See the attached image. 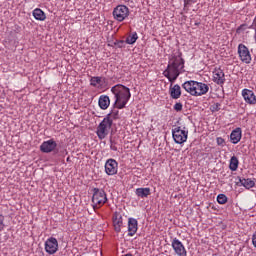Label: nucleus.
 <instances>
[{
	"instance_id": "1",
	"label": "nucleus",
	"mask_w": 256,
	"mask_h": 256,
	"mask_svg": "<svg viewBox=\"0 0 256 256\" xmlns=\"http://www.w3.org/2000/svg\"><path fill=\"white\" fill-rule=\"evenodd\" d=\"M183 69H185V60L182 59L181 52H178L170 56L168 66L163 75L170 83H175L177 77L183 73Z\"/></svg>"
},
{
	"instance_id": "2",
	"label": "nucleus",
	"mask_w": 256,
	"mask_h": 256,
	"mask_svg": "<svg viewBox=\"0 0 256 256\" xmlns=\"http://www.w3.org/2000/svg\"><path fill=\"white\" fill-rule=\"evenodd\" d=\"M114 95V107L116 109H125L129 99H131V90L123 84H117L111 88Z\"/></svg>"
},
{
	"instance_id": "3",
	"label": "nucleus",
	"mask_w": 256,
	"mask_h": 256,
	"mask_svg": "<svg viewBox=\"0 0 256 256\" xmlns=\"http://www.w3.org/2000/svg\"><path fill=\"white\" fill-rule=\"evenodd\" d=\"M182 88L192 97H203L209 93V84L194 80L184 82Z\"/></svg>"
},
{
	"instance_id": "4",
	"label": "nucleus",
	"mask_w": 256,
	"mask_h": 256,
	"mask_svg": "<svg viewBox=\"0 0 256 256\" xmlns=\"http://www.w3.org/2000/svg\"><path fill=\"white\" fill-rule=\"evenodd\" d=\"M111 127H113V119H111V114H107L97 127L96 134L98 138L101 140L105 139L109 135Z\"/></svg>"
},
{
	"instance_id": "5",
	"label": "nucleus",
	"mask_w": 256,
	"mask_h": 256,
	"mask_svg": "<svg viewBox=\"0 0 256 256\" xmlns=\"http://www.w3.org/2000/svg\"><path fill=\"white\" fill-rule=\"evenodd\" d=\"M92 193V203L94 204V208L103 207V205L107 203V193H105V190L93 188Z\"/></svg>"
},
{
	"instance_id": "6",
	"label": "nucleus",
	"mask_w": 256,
	"mask_h": 256,
	"mask_svg": "<svg viewBox=\"0 0 256 256\" xmlns=\"http://www.w3.org/2000/svg\"><path fill=\"white\" fill-rule=\"evenodd\" d=\"M129 14V7H127L126 5H118L113 9L112 12L115 21H118L119 23L125 21V19L129 17Z\"/></svg>"
},
{
	"instance_id": "7",
	"label": "nucleus",
	"mask_w": 256,
	"mask_h": 256,
	"mask_svg": "<svg viewBox=\"0 0 256 256\" xmlns=\"http://www.w3.org/2000/svg\"><path fill=\"white\" fill-rule=\"evenodd\" d=\"M189 136V131L182 130L181 127L177 126L172 129V137L178 145H183L187 141V137Z\"/></svg>"
},
{
	"instance_id": "8",
	"label": "nucleus",
	"mask_w": 256,
	"mask_h": 256,
	"mask_svg": "<svg viewBox=\"0 0 256 256\" xmlns=\"http://www.w3.org/2000/svg\"><path fill=\"white\" fill-rule=\"evenodd\" d=\"M45 251L48 255H55L59 251V242L57 238L50 237L45 241Z\"/></svg>"
},
{
	"instance_id": "9",
	"label": "nucleus",
	"mask_w": 256,
	"mask_h": 256,
	"mask_svg": "<svg viewBox=\"0 0 256 256\" xmlns=\"http://www.w3.org/2000/svg\"><path fill=\"white\" fill-rule=\"evenodd\" d=\"M238 54L242 63H246L247 65L251 63V52H249V48H247V46H245L244 44H239Z\"/></svg>"
},
{
	"instance_id": "10",
	"label": "nucleus",
	"mask_w": 256,
	"mask_h": 256,
	"mask_svg": "<svg viewBox=\"0 0 256 256\" xmlns=\"http://www.w3.org/2000/svg\"><path fill=\"white\" fill-rule=\"evenodd\" d=\"M119 163L117 160L110 158L105 163V173L108 175H117Z\"/></svg>"
},
{
	"instance_id": "11",
	"label": "nucleus",
	"mask_w": 256,
	"mask_h": 256,
	"mask_svg": "<svg viewBox=\"0 0 256 256\" xmlns=\"http://www.w3.org/2000/svg\"><path fill=\"white\" fill-rule=\"evenodd\" d=\"M172 248H173L174 252L176 253V255L187 256V250L185 249V246L179 239L174 238L172 240Z\"/></svg>"
},
{
	"instance_id": "12",
	"label": "nucleus",
	"mask_w": 256,
	"mask_h": 256,
	"mask_svg": "<svg viewBox=\"0 0 256 256\" xmlns=\"http://www.w3.org/2000/svg\"><path fill=\"white\" fill-rule=\"evenodd\" d=\"M242 97H243L245 103H247L248 105H256V96H255V92H253V90H250L247 88L243 89Z\"/></svg>"
},
{
	"instance_id": "13",
	"label": "nucleus",
	"mask_w": 256,
	"mask_h": 256,
	"mask_svg": "<svg viewBox=\"0 0 256 256\" xmlns=\"http://www.w3.org/2000/svg\"><path fill=\"white\" fill-rule=\"evenodd\" d=\"M55 149H57V142H55V140H53V139L44 141L40 145V151L42 153H52V151H55Z\"/></svg>"
},
{
	"instance_id": "14",
	"label": "nucleus",
	"mask_w": 256,
	"mask_h": 256,
	"mask_svg": "<svg viewBox=\"0 0 256 256\" xmlns=\"http://www.w3.org/2000/svg\"><path fill=\"white\" fill-rule=\"evenodd\" d=\"M213 81L216 85H223L225 83V72L221 68L214 69Z\"/></svg>"
},
{
	"instance_id": "15",
	"label": "nucleus",
	"mask_w": 256,
	"mask_h": 256,
	"mask_svg": "<svg viewBox=\"0 0 256 256\" xmlns=\"http://www.w3.org/2000/svg\"><path fill=\"white\" fill-rule=\"evenodd\" d=\"M138 229H139V223L137 222V219L129 218L128 219V236L133 237V235L137 233Z\"/></svg>"
},
{
	"instance_id": "16",
	"label": "nucleus",
	"mask_w": 256,
	"mask_h": 256,
	"mask_svg": "<svg viewBox=\"0 0 256 256\" xmlns=\"http://www.w3.org/2000/svg\"><path fill=\"white\" fill-rule=\"evenodd\" d=\"M243 137V131L241 130V128H236L234 130H232L231 134H230V141L233 145H237V143H239V141H241V138Z\"/></svg>"
},
{
	"instance_id": "17",
	"label": "nucleus",
	"mask_w": 256,
	"mask_h": 256,
	"mask_svg": "<svg viewBox=\"0 0 256 256\" xmlns=\"http://www.w3.org/2000/svg\"><path fill=\"white\" fill-rule=\"evenodd\" d=\"M98 105L100 109L105 111L106 109H109V105H111V99H109V96L107 95H101L98 100Z\"/></svg>"
},
{
	"instance_id": "18",
	"label": "nucleus",
	"mask_w": 256,
	"mask_h": 256,
	"mask_svg": "<svg viewBox=\"0 0 256 256\" xmlns=\"http://www.w3.org/2000/svg\"><path fill=\"white\" fill-rule=\"evenodd\" d=\"M113 225L116 233H121V227H123V217L120 214L114 215Z\"/></svg>"
},
{
	"instance_id": "19",
	"label": "nucleus",
	"mask_w": 256,
	"mask_h": 256,
	"mask_svg": "<svg viewBox=\"0 0 256 256\" xmlns=\"http://www.w3.org/2000/svg\"><path fill=\"white\" fill-rule=\"evenodd\" d=\"M169 93L172 99H179L181 97V86H179V84L171 86Z\"/></svg>"
},
{
	"instance_id": "20",
	"label": "nucleus",
	"mask_w": 256,
	"mask_h": 256,
	"mask_svg": "<svg viewBox=\"0 0 256 256\" xmlns=\"http://www.w3.org/2000/svg\"><path fill=\"white\" fill-rule=\"evenodd\" d=\"M32 15L36 21H45L47 19V15H45V12L41 8L34 9Z\"/></svg>"
},
{
	"instance_id": "21",
	"label": "nucleus",
	"mask_w": 256,
	"mask_h": 256,
	"mask_svg": "<svg viewBox=\"0 0 256 256\" xmlns=\"http://www.w3.org/2000/svg\"><path fill=\"white\" fill-rule=\"evenodd\" d=\"M135 193L140 199H145L151 195V188H137Z\"/></svg>"
},
{
	"instance_id": "22",
	"label": "nucleus",
	"mask_w": 256,
	"mask_h": 256,
	"mask_svg": "<svg viewBox=\"0 0 256 256\" xmlns=\"http://www.w3.org/2000/svg\"><path fill=\"white\" fill-rule=\"evenodd\" d=\"M239 182L241 183L242 187H245V189H253V187H255V180H252L251 178H239Z\"/></svg>"
},
{
	"instance_id": "23",
	"label": "nucleus",
	"mask_w": 256,
	"mask_h": 256,
	"mask_svg": "<svg viewBox=\"0 0 256 256\" xmlns=\"http://www.w3.org/2000/svg\"><path fill=\"white\" fill-rule=\"evenodd\" d=\"M230 171H237L239 169V159L237 156H232L229 164Z\"/></svg>"
},
{
	"instance_id": "24",
	"label": "nucleus",
	"mask_w": 256,
	"mask_h": 256,
	"mask_svg": "<svg viewBox=\"0 0 256 256\" xmlns=\"http://www.w3.org/2000/svg\"><path fill=\"white\" fill-rule=\"evenodd\" d=\"M138 39L139 36L137 35V32H133L126 38L125 43H127V45H134Z\"/></svg>"
},
{
	"instance_id": "25",
	"label": "nucleus",
	"mask_w": 256,
	"mask_h": 256,
	"mask_svg": "<svg viewBox=\"0 0 256 256\" xmlns=\"http://www.w3.org/2000/svg\"><path fill=\"white\" fill-rule=\"evenodd\" d=\"M90 85L92 87H97V85H101V77L94 76L90 79Z\"/></svg>"
},
{
	"instance_id": "26",
	"label": "nucleus",
	"mask_w": 256,
	"mask_h": 256,
	"mask_svg": "<svg viewBox=\"0 0 256 256\" xmlns=\"http://www.w3.org/2000/svg\"><path fill=\"white\" fill-rule=\"evenodd\" d=\"M227 196L225 194H219L217 196V201L219 203V205H225V203H227Z\"/></svg>"
},
{
	"instance_id": "27",
	"label": "nucleus",
	"mask_w": 256,
	"mask_h": 256,
	"mask_svg": "<svg viewBox=\"0 0 256 256\" xmlns=\"http://www.w3.org/2000/svg\"><path fill=\"white\" fill-rule=\"evenodd\" d=\"M5 216L3 214H0V233L1 231H5Z\"/></svg>"
},
{
	"instance_id": "28",
	"label": "nucleus",
	"mask_w": 256,
	"mask_h": 256,
	"mask_svg": "<svg viewBox=\"0 0 256 256\" xmlns=\"http://www.w3.org/2000/svg\"><path fill=\"white\" fill-rule=\"evenodd\" d=\"M221 110V104L220 103H214L212 106H211V111L213 113L217 112V111H220Z\"/></svg>"
},
{
	"instance_id": "29",
	"label": "nucleus",
	"mask_w": 256,
	"mask_h": 256,
	"mask_svg": "<svg viewBox=\"0 0 256 256\" xmlns=\"http://www.w3.org/2000/svg\"><path fill=\"white\" fill-rule=\"evenodd\" d=\"M174 110H176L177 113L183 111V104L181 102H178L174 105Z\"/></svg>"
},
{
	"instance_id": "30",
	"label": "nucleus",
	"mask_w": 256,
	"mask_h": 256,
	"mask_svg": "<svg viewBox=\"0 0 256 256\" xmlns=\"http://www.w3.org/2000/svg\"><path fill=\"white\" fill-rule=\"evenodd\" d=\"M217 145H220L221 147H225V139L218 137L216 138Z\"/></svg>"
},
{
	"instance_id": "31",
	"label": "nucleus",
	"mask_w": 256,
	"mask_h": 256,
	"mask_svg": "<svg viewBox=\"0 0 256 256\" xmlns=\"http://www.w3.org/2000/svg\"><path fill=\"white\" fill-rule=\"evenodd\" d=\"M108 115H110V117L112 116L113 119H119V111H112L111 113H109Z\"/></svg>"
},
{
	"instance_id": "32",
	"label": "nucleus",
	"mask_w": 256,
	"mask_h": 256,
	"mask_svg": "<svg viewBox=\"0 0 256 256\" xmlns=\"http://www.w3.org/2000/svg\"><path fill=\"white\" fill-rule=\"evenodd\" d=\"M252 244L254 245V247L256 248V231L253 233L252 235Z\"/></svg>"
},
{
	"instance_id": "33",
	"label": "nucleus",
	"mask_w": 256,
	"mask_h": 256,
	"mask_svg": "<svg viewBox=\"0 0 256 256\" xmlns=\"http://www.w3.org/2000/svg\"><path fill=\"white\" fill-rule=\"evenodd\" d=\"M115 45H117L118 47H123V45H125V41L120 40L117 43H115Z\"/></svg>"
},
{
	"instance_id": "34",
	"label": "nucleus",
	"mask_w": 256,
	"mask_h": 256,
	"mask_svg": "<svg viewBox=\"0 0 256 256\" xmlns=\"http://www.w3.org/2000/svg\"><path fill=\"white\" fill-rule=\"evenodd\" d=\"M68 151L67 150H62V151H60V155H68Z\"/></svg>"
},
{
	"instance_id": "35",
	"label": "nucleus",
	"mask_w": 256,
	"mask_h": 256,
	"mask_svg": "<svg viewBox=\"0 0 256 256\" xmlns=\"http://www.w3.org/2000/svg\"><path fill=\"white\" fill-rule=\"evenodd\" d=\"M185 3H197V0H184Z\"/></svg>"
},
{
	"instance_id": "36",
	"label": "nucleus",
	"mask_w": 256,
	"mask_h": 256,
	"mask_svg": "<svg viewBox=\"0 0 256 256\" xmlns=\"http://www.w3.org/2000/svg\"><path fill=\"white\" fill-rule=\"evenodd\" d=\"M111 149H112V151H117V147H115V146L114 147L112 146Z\"/></svg>"
},
{
	"instance_id": "37",
	"label": "nucleus",
	"mask_w": 256,
	"mask_h": 256,
	"mask_svg": "<svg viewBox=\"0 0 256 256\" xmlns=\"http://www.w3.org/2000/svg\"><path fill=\"white\" fill-rule=\"evenodd\" d=\"M66 161H70V158L68 157V158L66 159Z\"/></svg>"
}]
</instances>
